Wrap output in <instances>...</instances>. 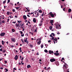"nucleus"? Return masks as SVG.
<instances>
[{"instance_id": "e2e57ef3", "label": "nucleus", "mask_w": 72, "mask_h": 72, "mask_svg": "<svg viewBox=\"0 0 72 72\" xmlns=\"http://www.w3.org/2000/svg\"><path fill=\"white\" fill-rule=\"evenodd\" d=\"M37 55H39V52H38L37 53Z\"/></svg>"}, {"instance_id": "c85d7f7f", "label": "nucleus", "mask_w": 72, "mask_h": 72, "mask_svg": "<svg viewBox=\"0 0 72 72\" xmlns=\"http://www.w3.org/2000/svg\"><path fill=\"white\" fill-rule=\"evenodd\" d=\"M45 46L46 47V48H48V47L47 46L48 45H48L46 44H45Z\"/></svg>"}, {"instance_id": "09e8293b", "label": "nucleus", "mask_w": 72, "mask_h": 72, "mask_svg": "<svg viewBox=\"0 0 72 72\" xmlns=\"http://www.w3.org/2000/svg\"><path fill=\"white\" fill-rule=\"evenodd\" d=\"M21 37H23V36H24V34H23L22 35H21Z\"/></svg>"}, {"instance_id": "052dcab7", "label": "nucleus", "mask_w": 72, "mask_h": 72, "mask_svg": "<svg viewBox=\"0 0 72 72\" xmlns=\"http://www.w3.org/2000/svg\"><path fill=\"white\" fill-rule=\"evenodd\" d=\"M65 65H66V66H68V65H67V64H66V63H65Z\"/></svg>"}, {"instance_id": "69168bd1", "label": "nucleus", "mask_w": 72, "mask_h": 72, "mask_svg": "<svg viewBox=\"0 0 72 72\" xmlns=\"http://www.w3.org/2000/svg\"><path fill=\"white\" fill-rule=\"evenodd\" d=\"M61 8H63V6H61Z\"/></svg>"}, {"instance_id": "f8f14e48", "label": "nucleus", "mask_w": 72, "mask_h": 72, "mask_svg": "<svg viewBox=\"0 0 72 72\" xmlns=\"http://www.w3.org/2000/svg\"><path fill=\"white\" fill-rule=\"evenodd\" d=\"M31 67V66L30 65H28L27 66V68H30Z\"/></svg>"}, {"instance_id": "f3484780", "label": "nucleus", "mask_w": 72, "mask_h": 72, "mask_svg": "<svg viewBox=\"0 0 72 72\" xmlns=\"http://www.w3.org/2000/svg\"><path fill=\"white\" fill-rule=\"evenodd\" d=\"M6 0H5L4 1H3V4H5V3H6Z\"/></svg>"}, {"instance_id": "e433bc0d", "label": "nucleus", "mask_w": 72, "mask_h": 72, "mask_svg": "<svg viewBox=\"0 0 72 72\" xmlns=\"http://www.w3.org/2000/svg\"><path fill=\"white\" fill-rule=\"evenodd\" d=\"M10 0H8L7 3H10Z\"/></svg>"}, {"instance_id": "5fc2aeb1", "label": "nucleus", "mask_w": 72, "mask_h": 72, "mask_svg": "<svg viewBox=\"0 0 72 72\" xmlns=\"http://www.w3.org/2000/svg\"><path fill=\"white\" fill-rule=\"evenodd\" d=\"M48 42L50 43L51 42V41H50V40H49L48 41Z\"/></svg>"}, {"instance_id": "4be33fe9", "label": "nucleus", "mask_w": 72, "mask_h": 72, "mask_svg": "<svg viewBox=\"0 0 72 72\" xmlns=\"http://www.w3.org/2000/svg\"><path fill=\"white\" fill-rule=\"evenodd\" d=\"M71 12V9H69L68 10V12Z\"/></svg>"}, {"instance_id": "680f3d73", "label": "nucleus", "mask_w": 72, "mask_h": 72, "mask_svg": "<svg viewBox=\"0 0 72 72\" xmlns=\"http://www.w3.org/2000/svg\"><path fill=\"white\" fill-rule=\"evenodd\" d=\"M14 70H17V69L15 68H14Z\"/></svg>"}, {"instance_id": "4468645a", "label": "nucleus", "mask_w": 72, "mask_h": 72, "mask_svg": "<svg viewBox=\"0 0 72 72\" xmlns=\"http://www.w3.org/2000/svg\"><path fill=\"white\" fill-rule=\"evenodd\" d=\"M53 21L54 20H51L50 22V23H53Z\"/></svg>"}, {"instance_id": "603ef678", "label": "nucleus", "mask_w": 72, "mask_h": 72, "mask_svg": "<svg viewBox=\"0 0 72 72\" xmlns=\"http://www.w3.org/2000/svg\"><path fill=\"white\" fill-rule=\"evenodd\" d=\"M0 69H1V70H3V69H4V68H3L1 67L0 68Z\"/></svg>"}, {"instance_id": "bb28decb", "label": "nucleus", "mask_w": 72, "mask_h": 72, "mask_svg": "<svg viewBox=\"0 0 72 72\" xmlns=\"http://www.w3.org/2000/svg\"><path fill=\"white\" fill-rule=\"evenodd\" d=\"M44 13L43 12V14H42V15H41V17H42L44 15H45L44 14Z\"/></svg>"}, {"instance_id": "9d476101", "label": "nucleus", "mask_w": 72, "mask_h": 72, "mask_svg": "<svg viewBox=\"0 0 72 72\" xmlns=\"http://www.w3.org/2000/svg\"><path fill=\"white\" fill-rule=\"evenodd\" d=\"M33 21L34 23H36V20L35 18H33Z\"/></svg>"}, {"instance_id": "2f4dec72", "label": "nucleus", "mask_w": 72, "mask_h": 72, "mask_svg": "<svg viewBox=\"0 0 72 72\" xmlns=\"http://www.w3.org/2000/svg\"><path fill=\"white\" fill-rule=\"evenodd\" d=\"M1 18L0 19V24L1 25Z\"/></svg>"}, {"instance_id": "c756f323", "label": "nucleus", "mask_w": 72, "mask_h": 72, "mask_svg": "<svg viewBox=\"0 0 72 72\" xmlns=\"http://www.w3.org/2000/svg\"><path fill=\"white\" fill-rule=\"evenodd\" d=\"M19 32H20V33L21 35H22V34H23V32L21 31H20Z\"/></svg>"}, {"instance_id": "7c9ffc66", "label": "nucleus", "mask_w": 72, "mask_h": 72, "mask_svg": "<svg viewBox=\"0 0 72 72\" xmlns=\"http://www.w3.org/2000/svg\"><path fill=\"white\" fill-rule=\"evenodd\" d=\"M39 26H41V25H42V24L41 23H40L39 24Z\"/></svg>"}, {"instance_id": "423d86ee", "label": "nucleus", "mask_w": 72, "mask_h": 72, "mask_svg": "<svg viewBox=\"0 0 72 72\" xmlns=\"http://www.w3.org/2000/svg\"><path fill=\"white\" fill-rule=\"evenodd\" d=\"M55 25L56 29H59V25L55 24Z\"/></svg>"}, {"instance_id": "6ab92c4d", "label": "nucleus", "mask_w": 72, "mask_h": 72, "mask_svg": "<svg viewBox=\"0 0 72 72\" xmlns=\"http://www.w3.org/2000/svg\"><path fill=\"white\" fill-rule=\"evenodd\" d=\"M6 14H7V15H9V14H10V12H7Z\"/></svg>"}, {"instance_id": "4c0bfd02", "label": "nucleus", "mask_w": 72, "mask_h": 72, "mask_svg": "<svg viewBox=\"0 0 72 72\" xmlns=\"http://www.w3.org/2000/svg\"><path fill=\"white\" fill-rule=\"evenodd\" d=\"M37 28H36L35 29V30L34 32H37Z\"/></svg>"}, {"instance_id": "a878e982", "label": "nucleus", "mask_w": 72, "mask_h": 72, "mask_svg": "<svg viewBox=\"0 0 72 72\" xmlns=\"http://www.w3.org/2000/svg\"><path fill=\"white\" fill-rule=\"evenodd\" d=\"M2 13H5V10H2Z\"/></svg>"}, {"instance_id": "f704fd0d", "label": "nucleus", "mask_w": 72, "mask_h": 72, "mask_svg": "<svg viewBox=\"0 0 72 72\" xmlns=\"http://www.w3.org/2000/svg\"><path fill=\"white\" fill-rule=\"evenodd\" d=\"M5 51H6V50H4L3 51V53H5Z\"/></svg>"}, {"instance_id": "6e6d98bb", "label": "nucleus", "mask_w": 72, "mask_h": 72, "mask_svg": "<svg viewBox=\"0 0 72 72\" xmlns=\"http://www.w3.org/2000/svg\"><path fill=\"white\" fill-rule=\"evenodd\" d=\"M32 60L33 61H34V60H35V59H33V58H32Z\"/></svg>"}, {"instance_id": "bf43d9fd", "label": "nucleus", "mask_w": 72, "mask_h": 72, "mask_svg": "<svg viewBox=\"0 0 72 72\" xmlns=\"http://www.w3.org/2000/svg\"><path fill=\"white\" fill-rule=\"evenodd\" d=\"M0 51H3V49H0Z\"/></svg>"}, {"instance_id": "39448f33", "label": "nucleus", "mask_w": 72, "mask_h": 72, "mask_svg": "<svg viewBox=\"0 0 72 72\" xmlns=\"http://www.w3.org/2000/svg\"><path fill=\"white\" fill-rule=\"evenodd\" d=\"M5 35V33H2L0 34V35L1 36H4Z\"/></svg>"}, {"instance_id": "0eeeda50", "label": "nucleus", "mask_w": 72, "mask_h": 72, "mask_svg": "<svg viewBox=\"0 0 72 72\" xmlns=\"http://www.w3.org/2000/svg\"><path fill=\"white\" fill-rule=\"evenodd\" d=\"M49 53L50 54H52L53 53H54V52L53 51L50 50L49 51Z\"/></svg>"}, {"instance_id": "58836bf2", "label": "nucleus", "mask_w": 72, "mask_h": 72, "mask_svg": "<svg viewBox=\"0 0 72 72\" xmlns=\"http://www.w3.org/2000/svg\"><path fill=\"white\" fill-rule=\"evenodd\" d=\"M5 70L6 71V72H8V69H6Z\"/></svg>"}, {"instance_id": "f257e3e1", "label": "nucleus", "mask_w": 72, "mask_h": 72, "mask_svg": "<svg viewBox=\"0 0 72 72\" xmlns=\"http://www.w3.org/2000/svg\"><path fill=\"white\" fill-rule=\"evenodd\" d=\"M48 15H49V17L50 18H51V17H52V18L54 17V15L53 14H52V12H50L48 14Z\"/></svg>"}, {"instance_id": "de8ad7c7", "label": "nucleus", "mask_w": 72, "mask_h": 72, "mask_svg": "<svg viewBox=\"0 0 72 72\" xmlns=\"http://www.w3.org/2000/svg\"><path fill=\"white\" fill-rule=\"evenodd\" d=\"M54 40L55 41H57V38H55Z\"/></svg>"}, {"instance_id": "72a5a7b5", "label": "nucleus", "mask_w": 72, "mask_h": 72, "mask_svg": "<svg viewBox=\"0 0 72 72\" xmlns=\"http://www.w3.org/2000/svg\"><path fill=\"white\" fill-rule=\"evenodd\" d=\"M23 59H24V58L22 57L21 58V60H22V61H23Z\"/></svg>"}, {"instance_id": "8fccbe9b", "label": "nucleus", "mask_w": 72, "mask_h": 72, "mask_svg": "<svg viewBox=\"0 0 72 72\" xmlns=\"http://www.w3.org/2000/svg\"><path fill=\"white\" fill-rule=\"evenodd\" d=\"M50 37H53V35H51V34L50 35Z\"/></svg>"}, {"instance_id": "ea45409f", "label": "nucleus", "mask_w": 72, "mask_h": 72, "mask_svg": "<svg viewBox=\"0 0 72 72\" xmlns=\"http://www.w3.org/2000/svg\"><path fill=\"white\" fill-rule=\"evenodd\" d=\"M15 8H16V9L17 10H18V8H19V7H15Z\"/></svg>"}, {"instance_id": "20e7f679", "label": "nucleus", "mask_w": 72, "mask_h": 72, "mask_svg": "<svg viewBox=\"0 0 72 72\" xmlns=\"http://www.w3.org/2000/svg\"><path fill=\"white\" fill-rule=\"evenodd\" d=\"M50 61L51 62H53L55 61V59L52 58L50 59Z\"/></svg>"}, {"instance_id": "2eb2a0df", "label": "nucleus", "mask_w": 72, "mask_h": 72, "mask_svg": "<svg viewBox=\"0 0 72 72\" xmlns=\"http://www.w3.org/2000/svg\"><path fill=\"white\" fill-rule=\"evenodd\" d=\"M41 43V41L40 40L39 41H38L37 42V44H38L39 45H40V43Z\"/></svg>"}, {"instance_id": "393cba45", "label": "nucleus", "mask_w": 72, "mask_h": 72, "mask_svg": "<svg viewBox=\"0 0 72 72\" xmlns=\"http://www.w3.org/2000/svg\"><path fill=\"white\" fill-rule=\"evenodd\" d=\"M52 40L53 41H54V37H52Z\"/></svg>"}, {"instance_id": "13d9d810", "label": "nucleus", "mask_w": 72, "mask_h": 72, "mask_svg": "<svg viewBox=\"0 0 72 72\" xmlns=\"http://www.w3.org/2000/svg\"><path fill=\"white\" fill-rule=\"evenodd\" d=\"M63 11H65V8H64L63 9Z\"/></svg>"}, {"instance_id": "a19ab883", "label": "nucleus", "mask_w": 72, "mask_h": 72, "mask_svg": "<svg viewBox=\"0 0 72 72\" xmlns=\"http://www.w3.org/2000/svg\"><path fill=\"white\" fill-rule=\"evenodd\" d=\"M7 22H8L9 21V19H7Z\"/></svg>"}, {"instance_id": "cd10ccee", "label": "nucleus", "mask_w": 72, "mask_h": 72, "mask_svg": "<svg viewBox=\"0 0 72 72\" xmlns=\"http://www.w3.org/2000/svg\"><path fill=\"white\" fill-rule=\"evenodd\" d=\"M51 35H53V36H55V34H54V33H51Z\"/></svg>"}, {"instance_id": "b1692460", "label": "nucleus", "mask_w": 72, "mask_h": 72, "mask_svg": "<svg viewBox=\"0 0 72 72\" xmlns=\"http://www.w3.org/2000/svg\"><path fill=\"white\" fill-rule=\"evenodd\" d=\"M38 12L39 13H42V11L41 10H39V11Z\"/></svg>"}, {"instance_id": "412c9836", "label": "nucleus", "mask_w": 72, "mask_h": 72, "mask_svg": "<svg viewBox=\"0 0 72 72\" xmlns=\"http://www.w3.org/2000/svg\"><path fill=\"white\" fill-rule=\"evenodd\" d=\"M52 28H53V27H52V26H50V30H51Z\"/></svg>"}, {"instance_id": "c03bdc74", "label": "nucleus", "mask_w": 72, "mask_h": 72, "mask_svg": "<svg viewBox=\"0 0 72 72\" xmlns=\"http://www.w3.org/2000/svg\"><path fill=\"white\" fill-rule=\"evenodd\" d=\"M17 22H18V23H21V22H22V21H17Z\"/></svg>"}, {"instance_id": "4d7b16f0", "label": "nucleus", "mask_w": 72, "mask_h": 72, "mask_svg": "<svg viewBox=\"0 0 72 72\" xmlns=\"http://www.w3.org/2000/svg\"><path fill=\"white\" fill-rule=\"evenodd\" d=\"M53 15H54L55 16H56V14L55 13Z\"/></svg>"}, {"instance_id": "3c124183", "label": "nucleus", "mask_w": 72, "mask_h": 72, "mask_svg": "<svg viewBox=\"0 0 72 72\" xmlns=\"http://www.w3.org/2000/svg\"><path fill=\"white\" fill-rule=\"evenodd\" d=\"M67 72H69V69H67Z\"/></svg>"}, {"instance_id": "6e6552de", "label": "nucleus", "mask_w": 72, "mask_h": 72, "mask_svg": "<svg viewBox=\"0 0 72 72\" xmlns=\"http://www.w3.org/2000/svg\"><path fill=\"white\" fill-rule=\"evenodd\" d=\"M18 55H16L15 56L14 58V59H15V60H17V59H18Z\"/></svg>"}, {"instance_id": "79ce46f5", "label": "nucleus", "mask_w": 72, "mask_h": 72, "mask_svg": "<svg viewBox=\"0 0 72 72\" xmlns=\"http://www.w3.org/2000/svg\"><path fill=\"white\" fill-rule=\"evenodd\" d=\"M12 11L13 12H15V10L14 9H13Z\"/></svg>"}, {"instance_id": "aec40b11", "label": "nucleus", "mask_w": 72, "mask_h": 72, "mask_svg": "<svg viewBox=\"0 0 72 72\" xmlns=\"http://www.w3.org/2000/svg\"><path fill=\"white\" fill-rule=\"evenodd\" d=\"M44 52H45V53H48V50H44Z\"/></svg>"}, {"instance_id": "f03ea898", "label": "nucleus", "mask_w": 72, "mask_h": 72, "mask_svg": "<svg viewBox=\"0 0 72 72\" xmlns=\"http://www.w3.org/2000/svg\"><path fill=\"white\" fill-rule=\"evenodd\" d=\"M11 39L12 42H15V41H16V39H15V38H11Z\"/></svg>"}, {"instance_id": "49530a36", "label": "nucleus", "mask_w": 72, "mask_h": 72, "mask_svg": "<svg viewBox=\"0 0 72 72\" xmlns=\"http://www.w3.org/2000/svg\"><path fill=\"white\" fill-rule=\"evenodd\" d=\"M4 62L5 64H6L7 63H8V62L6 61H4Z\"/></svg>"}, {"instance_id": "0e129e2a", "label": "nucleus", "mask_w": 72, "mask_h": 72, "mask_svg": "<svg viewBox=\"0 0 72 72\" xmlns=\"http://www.w3.org/2000/svg\"><path fill=\"white\" fill-rule=\"evenodd\" d=\"M15 18H17L18 16L15 15Z\"/></svg>"}, {"instance_id": "a18cd8bd", "label": "nucleus", "mask_w": 72, "mask_h": 72, "mask_svg": "<svg viewBox=\"0 0 72 72\" xmlns=\"http://www.w3.org/2000/svg\"><path fill=\"white\" fill-rule=\"evenodd\" d=\"M16 25L17 27H19V24H16Z\"/></svg>"}, {"instance_id": "7ed1b4c3", "label": "nucleus", "mask_w": 72, "mask_h": 72, "mask_svg": "<svg viewBox=\"0 0 72 72\" xmlns=\"http://www.w3.org/2000/svg\"><path fill=\"white\" fill-rule=\"evenodd\" d=\"M63 68L64 69V70L65 69H67V68H68V66H66L65 65H64L63 66Z\"/></svg>"}, {"instance_id": "c9c22d12", "label": "nucleus", "mask_w": 72, "mask_h": 72, "mask_svg": "<svg viewBox=\"0 0 72 72\" xmlns=\"http://www.w3.org/2000/svg\"><path fill=\"white\" fill-rule=\"evenodd\" d=\"M44 47V45H41V48H43Z\"/></svg>"}, {"instance_id": "a211bd4d", "label": "nucleus", "mask_w": 72, "mask_h": 72, "mask_svg": "<svg viewBox=\"0 0 72 72\" xmlns=\"http://www.w3.org/2000/svg\"><path fill=\"white\" fill-rule=\"evenodd\" d=\"M23 18H27V17H26V15H24L23 16Z\"/></svg>"}, {"instance_id": "864d4df0", "label": "nucleus", "mask_w": 72, "mask_h": 72, "mask_svg": "<svg viewBox=\"0 0 72 72\" xmlns=\"http://www.w3.org/2000/svg\"><path fill=\"white\" fill-rule=\"evenodd\" d=\"M26 42L27 44H28V43L29 42H28V41H26Z\"/></svg>"}, {"instance_id": "5701e85b", "label": "nucleus", "mask_w": 72, "mask_h": 72, "mask_svg": "<svg viewBox=\"0 0 72 72\" xmlns=\"http://www.w3.org/2000/svg\"><path fill=\"white\" fill-rule=\"evenodd\" d=\"M30 46L31 48H32L33 47V45L32 44H30Z\"/></svg>"}, {"instance_id": "9b49d317", "label": "nucleus", "mask_w": 72, "mask_h": 72, "mask_svg": "<svg viewBox=\"0 0 72 72\" xmlns=\"http://www.w3.org/2000/svg\"><path fill=\"white\" fill-rule=\"evenodd\" d=\"M39 12L37 13V14H36L35 15V17H37L39 16Z\"/></svg>"}, {"instance_id": "37998d69", "label": "nucleus", "mask_w": 72, "mask_h": 72, "mask_svg": "<svg viewBox=\"0 0 72 72\" xmlns=\"http://www.w3.org/2000/svg\"><path fill=\"white\" fill-rule=\"evenodd\" d=\"M27 41L25 39H24V42H27Z\"/></svg>"}, {"instance_id": "774afa93", "label": "nucleus", "mask_w": 72, "mask_h": 72, "mask_svg": "<svg viewBox=\"0 0 72 72\" xmlns=\"http://www.w3.org/2000/svg\"><path fill=\"white\" fill-rule=\"evenodd\" d=\"M25 40H26V41H28L27 40V38H26V39Z\"/></svg>"}, {"instance_id": "ddd939ff", "label": "nucleus", "mask_w": 72, "mask_h": 72, "mask_svg": "<svg viewBox=\"0 0 72 72\" xmlns=\"http://www.w3.org/2000/svg\"><path fill=\"white\" fill-rule=\"evenodd\" d=\"M12 32H15V30H14V29H12Z\"/></svg>"}, {"instance_id": "338daca9", "label": "nucleus", "mask_w": 72, "mask_h": 72, "mask_svg": "<svg viewBox=\"0 0 72 72\" xmlns=\"http://www.w3.org/2000/svg\"><path fill=\"white\" fill-rule=\"evenodd\" d=\"M64 58H62V60H64Z\"/></svg>"}, {"instance_id": "dca6fc26", "label": "nucleus", "mask_w": 72, "mask_h": 72, "mask_svg": "<svg viewBox=\"0 0 72 72\" xmlns=\"http://www.w3.org/2000/svg\"><path fill=\"white\" fill-rule=\"evenodd\" d=\"M5 42L3 41V40H2V44L3 45L4 44V43Z\"/></svg>"}, {"instance_id": "1a4fd4ad", "label": "nucleus", "mask_w": 72, "mask_h": 72, "mask_svg": "<svg viewBox=\"0 0 72 72\" xmlns=\"http://www.w3.org/2000/svg\"><path fill=\"white\" fill-rule=\"evenodd\" d=\"M54 55H55L56 56H58V55H59V53H54Z\"/></svg>"}, {"instance_id": "473e14b6", "label": "nucleus", "mask_w": 72, "mask_h": 72, "mask_svg": "<svg viewBox=\"0 0 72 72\" xmlns=\"http://www.w3.org/2000/svg\"><path fill=\"white\" fill-rule=\"evenodd\" d=\"M2 23H5V21H4V20L2 21Z\"/></svg>"}]
</instances>
